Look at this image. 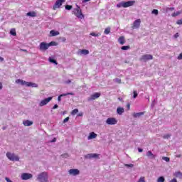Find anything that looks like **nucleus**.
<instances>
[{
    "instance_id": "9d476101",
    "label": "nucleus",
    "mask_w": 182,
    "mask_h": 182,
    "mask_svg": "<svg viewBox=\"0 0 182 182\" xmlns=\"http://www.w3.org/2000/svg\"><path fill=\"white\" fill-rule=\"evenodd\" d=\"M69 173L72 176H77V174H79V170H77V169H70L69 171Z\"/></svg>"
},
{
    "instance_id": "de8ad7c7",
    "label": "nucleus",
    "mask_w": 182,
    "mask_h": 182,
    "mask_svg": "<svg viewBox=\"0 0 182 182\" xmlns=\"http://www.w3.org/2000/svg\"><path fill=\"white\" fill-rule=\"evenodd\" d=\"M128 167H133V164L127 165Z\"/></svg>"
},
{
    "instance_id": "6e6552de",
    "label": "nucleus",
    "mask_w": 182,
    "mask_h": 182,
    "mask_svg": "<svg viewBox=\"0 0 182 182\" xmlns=\"http://www.w3.org/2000/svg\"><path fill=\"white\" fill-rule=\"evenodd\" d=\"M22 180H29V178H32V174L31 173H23L21 175Z\"/></svg>"
},
{
    "instance_id": "f704fd0d",
    "label": "nucleus",
    "mask_w": 182,
    "mask_h": 182,
    "mask_svg": "<svg viewBox=\"0 0 182 182\" xmlns=\"http://www.w3.org/2000/svg\"><path fill=\"white\" fill-rule=\"evenodd\" d=\"M141 114H143V113H135L134 114V117H139V116H141Z\"/></svg>"
},
{
    "instance_id": "5701e85b",
    "label": "nucleus",
    "mask_w": 182,
    "mask_h": 182,
    "mask_svg": "<svg viewBox=\"0 0 182 182\" xmlns=\"http://www.w3.org/2000/svg\"><path fill=\"white\" fill-rule=\"evenodd\" d=\"M49 62H50L51 63H54L55 65H58V62L55 61V59L52 58H49L48 59Z\"/></svg>"
},
{
    "instance_id": "4468645a",
    "label": "nucleus",
    "mask_w": 182,
    "mask_h": 182,
    "mask_svg": "<svg viewBox=\"0 0 182 182\" xmlns=\"http://www.w3.org/2000/svg\"><path fill=\"white\" fill-rule=\"evenodd\" d=\"M141 21H140V19H137L134 22V28H139V26H140V23Z\"/></svg>"
},
{
    "instance_id": "ea45409f",
    "label": "nucleus",
    "mask_w": 182,
    "mask_h": 182,
    "mask_svg": "<svg viewBox=\"0 0 182 182\" xmlns=\"http://www.w3.org/2000/svg\"><path fill=\"white\" fill-rule=\"evenodd\" d=\"M137 97V92L134 91V99H136Z\"/></svg>"
},
{
    "instance_id": "f257e3e1",
    "label": "nucleus",
    "mask_w": 182,
    "mask_h": 182,
    "mask_svg": "<svg viewBox=\"0 0 182 182\" xmlns=\"http://www.w3.org/2000/svg\"><path fill=\"white\" fill-rule=\"evenodd\" d=\"M6 156L9 160H11L12 161H18L19 160V158L18 156H15L14 154H11L8 152L6 154Z\"/></svg>"
},
{
    "instance_id": "39448f33",
    "label": "nucleus",
    "mask_w": 182,
    "mask_h": 182,
    "mask_svg": "<svg viewBox=\"0 0 182 182\" xmlns=\"http://www.w3.org/2000/svg\"><path fill=\"white\" fill-rule=\"evenodd\" d=\"M50 100H52V97L43 100L40 102L39 106H46V105H48V103H49Z\"/></svg>"
},
{
    "instance_id": "7c9ffc66",
    "label": "nucleus",
    "mask_w": 182,
    "mask_h": 182,
    "mask_svg": "<svg viewBox=\"0 0 182 182\" xmlns=\"http://www.w3.org/2000/svg\"><path fill=\"white\" fill-rule=\"evenodd\" d=\"M105 33L106 35H109V33H110V28H107L105 30Z\"/></svg>"
},
{
    "instance_id": "0eeeda50",
    "label": "nucleus",
    "mask_w": 182,
    "mask_h": 182,
    "mask_svg": "<svg viewBox=\"0 0 182 182\" xmlns=\"http://www.w3.org/2000/svg\"><path fill=\"white\" fill-rule=\"evenodd\" d=\"M136 4L135 1H129L127 2H124V8H129V6H133Z\"/></svg>"
},
{
    "instance_id": "ddd939ff",
    "label": "nucleus",
    "mask_w": 182,
    "mask_h": 182,
    "mask_svg": "<svg viewBox=\"0 0 182 182\" xmlns=\"http://www.w3.org/2000/svg\"><path fill=\"white\" fill-rule=\"evenodd\" d=\"M97 137V134L95 132H91L88 136V140H92V139H96Z\"/></svg>"
},
{
    "instance_id": "473e14b6",
    "label": "nucleus",
    "mask_w": 182,
    "mask_h": 182,
    "mask_svg": "<svg viewBox=\"0 0 182 182\" xmlns=\"http://www.w3.org/2000/svg\"><path fill=\"white\" fill-rule=\"evenodd\" d=\"M65 9H67V11H70V9H72V6L66 5L65 6Z\"/></svg>"
},
{
    "instance_id": "79ce46f5",
    "label": "nucleus",
    "mask_w": 182,
    "mask_h": 182,
    "mask_svg": "<svg viewBox=\"0 0 182 182\" xmlns=\"http://www.w3.org/2000/svg\"><path fill=\"white\" fill-rule=\"evenodd\" d=\"M171 182H177V179L173 178V179H172V180L171 181Z\"/></svg>"
},
{
    "instance_id": "9b49d317",
    "label": "nucleus",
    "mask_w": 182,
    "mask_h": 182,
    "mask_svg": "<svg viewBox=\"0 0 182 182\" xmlns=\"http://www.w3.org/2000/svg\"><path fill=\"white\" fill-rule=\"evenodd\" d=\"M25 85H26V86H28V87L31 86V87H38V85L35 84L33 82H29L25 81Z\"/></svg>"
},
{
    "instance_id": "b1692460",
    "label": "nucleus",
    "mask_w": 182,
    "mask_h": 182,
    "mask_svg": "<svg viewBox=\"0 0 182 182\" xmlns=\"http://www.w3.org/2000/svg\"><path fill=\"white\" fill-rule=\"evenodd\" d=\"M16 83H18V84L20 83L21 85H25V81L18 79V80H16Z\"/></svg>"
},
{
    "instance_id": "aec40b11",
    "label": "nucleus",
    "mask_w": 182,
    "mask_h": 182,
    "mask_svg": "<svg viewBox=\"0 0 182 182\" xmlns=\"http://www.w3.org/2000/svg\"><path fill=\"white\" fill-rule=\"evenodd\" d=\"M10 33L13 36H16V31L15 30V28H11L10 31Z\"/></svg>"
},
{
    "instance_id": "864d4df0",
    "label": "nucleus",
    "mask_w": 182,
    "mask_h": 182,
    "mask_svg": "<svg viewBox=\"0 0 182 182\" xmlns=\"http://www.w3.org/2000/svg\"><path fill=\"white\" fill-rule=\"evenodd\" d=\"M90 0H84V2H89Z\"/></svg>"
},
{
    "instance_id": "a211bd4d",
    "label": "nucleus",
    "mask_w": 182,
    "mask_h": 182,
    "mask_svg": "<svg viewBox=\"0 0 182 182\" xmlns=\"http://www.w3.org/2000/svg\"><path fill=\"white\" fill-rule=\"evenodd\" d=\"M27 16L35 17L36 16V13H35V11H30L27 13Z\"/></svg>"
},
{
    "instance_id": "a18cd8bd",
    "label": "nucleus",
    "mask_w": 182,
    "mask_h": 182,
    "mask_svg": "<svg viewBox=\"0 0 182 182\" xmlns=\"http://www.w3.org/2000/svg\"><path fill=\"white\" fill-rule=\"evenodd\" d=\"M175 38H178V33L175 34Z\"/></svg>"
},
{
    "instance_id": "6ab92c4d",
    "label": "nucleus",
    "mask_w": 182,
    "mask_h": 182,
    "mask_svg": "<svg viewBox=\"0 0 182 182\" xmlns=\"http://www.w3.org/2000/svg\"><path fill=\"white\" fill-rule=\"evenodd\" d=\"M124 112V109L122 107H119L117 109V112L118 113V114H122Z\"/></svg>"
},
{
    "instance_id": "c9c22d12",
    "label": "nucleus",
    "mask_w": 182,
    "mask_h": 182,
    "mask_svg": "<svg viewBox=\"0 0 182 182\" xmlns=\"http://www.w3.org/2000/svg\"><path fill=\"white\" fill-rule=\"evenodd\" d=\"M180 11H177L176 13H173V14H172V16H178V15H180Z\"/></svg>"
},
{
    "instance_id": "a878e982",
    "label": "nucleus",
    "mask_w": 182,
    "mask_h": 182,
    "mask_svg": "<svg viewBox=\"0 0 182 182\" xmlns=\"http://www.w3.org/2000/svg\"><path fill=\"white\" fill-rule=\"evenodd\" d=\"M128 49H130V46H124L122 47V50H128Z\"/></svg>"
},
{
    "instance_id": "c85d7f7f",
    "label": "nucleus",
    "mask_w": 182,
    "mask_h": 182,
    "mask_svg": "<svg viewBox=\"0 0 182 182\" xmlns=\"http://www.w3.org/2000/svg\"><path fill=\"white\" fill-rule=\"evenodd\" d=\"M117 8H124V4L123 3H119L117 5Z\"/></svg>"
},
{
    "instance_id": "f3484780",
    "label": "nucleus",
    "mask_w": 182,
    "mask_h": 182,
    "mask_svg": "<svg viewBox=\"0 0 182 182\" xmlns=\"http://www.w3.org/2000/svg\"><path fill=\"white\" fill-rule=\"evenodd\" d=\"M118 41H119L120 45H124V43H126V40H124V36L119 37Z\"/></svg>"
},
{
    "instance_id": "c756f323",
    "label": "nucleus",
    "mask_w": 182,
    "mask_h": 182,
    "mask_svg": "<svg viewBox=\"0 0 182 182\" xmlns=\"http://www.w3.org/2000/svg\"><path fill=\"white\" fill-rule=\"evenodd\" d=\"M81 53H82V55H89V50H82L81 51Z\"/></svg>"
},
{
    "instance_id": "a19ab883",
    "label": "nucleus",
    "mask_w": 182,
    "mask_h": 182,
    "mask_svg": "<svg viewBox=\"0 0 182 182\" xmlns=\"http://www.w3.org/2000/svg\"><path fill=\"white\" fill-rule=\"evenodd\" d=\"M178 59L179 60L182 59V53L178 56Z\"/></svg>"
},
{
    "instance_id": "f8f14e48",
    "label": "nucleus",
    "mask_w": 182,
    "mask_h": 182,
    "mask_svg": "<svg viewBox=\"0 0 182 182\" xmlns=\"http://www.w3.org/2000/svg\"><path fill=\"white\" fill-rule=\"evenodd\" d=\"M59 31H56L55 30H52L50 31V36H58V35H59Z\"/></svg>"
},
{
    "instance_id": "e433bc0d",
    "label": "nucleus",
    "mask_w": 182,
    "mask_h": 182,
    "mask_svg": "<svg viewBox=\"0 0 182 182\" xmlns=\"http://www.w3.org/2000/svg\"><path fill=\"white\" fill-rule=\"evenodd\" d=\"M176 23H177L178 25H182V18H181V20H178L177 22H176Z\"/></svg>"
},
{
    "instance_id": "5fc2aeb1",
    "label": "nucleus",
    "mask_w": 182,
    "mask_h": 182,
    "mask_svg": "<svg viewBox=\"0 0 182 182\" xmlns=\"http://www.w3.org/2000/svg\"><path fill=\"white\" fill-rule=\"evenodd\" d=\"M23 51L26 52V50H23Z\"/></svg>"
},
{
    "instance_id": "bb28decb",
    "label": "nucleus",
    "mask_w": 182,
    "mask_h": 182,
    "mask_svg": "<svg viewBox=\"0 0 182 182\" xmlns=\"http://www.w3.org/2000/svg\"><path fill=\"white\" fill-rule=\"evenodd\" d=\"M147 156L148 157H152V159H154V155H153V153H151L150 151L147 152Z\"/></svg>"
},
{
    "instance_id": "58836bf2",
    "label": "nucleus",
    "mask_w": 182,
    "mask_h": 182,
    "mask_svg": "<svg viewBox=\"0 0 182 182\" xmlns=\"http://www.w3.org/2000/svg\"><path fill=\"white\" fill-rule=\"evenodd\" d=\"M97 154H90V157H97Z\"/></svg>"
},
{
    "instance_id": "8fccbe9b",
    "label": "nucleus",
    "mask_w": 182,
    "mask_h": 182,
    "mask_svg": "<svg viewBox=\"0 0 182 182\" xmlns=\"http://www.w3.org/2000/svg\"><path fill=\"white\" fill-rule=\"evenodd\" d=\"M127 107H128V109H130V104L127 105Z\"/></svg>"
},
{
    "instance_id": "3c124183",
    "label": "nucleus",
    "mask_w": 182,
    "mask_h": 182,
    "mask_svg": "<svg viewBox=\"0 0 182 182\" xmlns=\"http://www.w3.org/2000/svg\"><path fill=\"white\" fill-rule=\"evenodd\" d=\"M0 89H2V84L0 82Z\"/></svg>"
},
{
    "instance_id": "4c0bfd02",
    "label": "nucleus",
    "mask_w": 182,
    "mask_h": 182,
    "mask_svg": "<svg viewBox=\"0 0 182 182\" xmlns=\"http://www.w3.org/2000/svg\"><path fill=\"white\" fill-rule=\"evenodd\" d=\"M68 122H69V117H66V118L63 120V123H68Z\"/></svg>"
},
{
    "instance_id": "412c9836",
    "label": "nucleus",
    "mask_w": 182,
    "mask_h": 182,
    "mask_svg": "<svg viewBox=\"0 0 182 182\" xmlns=\"http://www.w3.org/2000/svg\"><path fill=\"white\" fill-rule=\"evenodd\" d=\"M48 46H58V43L55 41H51L48 43Z\"/></svg>"
},
{
    "instance_id": "09e8293b",
    "label": "nucleus",
    "mask_w": 182,
    "mask_h": 182,
    "mask_svg": "<svg viewBox=\"0 0 182 182\" xmlns=\"http://www.w3.org/2000/svg\"><path fill=\"white\" fill-rule=\"evenodd\" d=\"M0 60L2 62V60H4V58L0 57Z\"/></svg>"
},
{
    "instance_id": "dca6fc26",
    "label": "nucleus",
    "mask_w": 182,
    "mask_h": 182,
    "mask_svg": "<svg viewBox=\"0 0 182 182\" xmlns=\"http://www.w3.org/2000/svg\"><path fill=\"white\" fill-rule=\"evenodd\" d=\"M23 124H24V126H32V124H33V122H32V121L26 120L23 121Z\"/></svg>"
},
{
    "instance_id": "603ef678",
    "label": "nucleus",
    "mask_w": 182,
    "mask_h": 182,
    "mask_svg": "<svg viewBox=\"0 0 182 182\" xmlns=\"http://www.w3.org/2000/svg\"><path fill=\"white\" fill-rule=\"evenodd\" d=\"M78 116H83V113L79 114Z\"/></svg>"
},
{
    "instance_id": "f03ea898",
    "label": "nucleus",
    "mask_w": 182,
    "mask_h": 182,
    "mask_svg": "<svg viewBox=\"0 0 182 182\" xmlns=\"http://www.w3.org/2000/svg\"><path fill=\"white\" fill-rule=\"evenodd\" d=\"M38 178L40 182H45L48 180V174L43 173L38 176Z\"/></svg>"
},
{
    "instance_id": "72a5a7b5",
    "label": "nucleus",
    "mask_w": 182,
    "mask_h": 182,
    "mask_svg": "<svg viewBox=\"0 0 182 182\" xmlns=\"http://www.w3.org/2000/svg\"><path fill=\"white\" fill-rule=\"evenodd\" d=\"M162 159H163V160H164L166 162L170 161V158H168V157L164 156Z\"/></svg>"
},
{
    "instance_id": "1a4fd4ad",
    "label": "nucleus",
    "mask_w": 182,
    "mask_h": 182,
    "mask_svg": "<svg viewBox=\"0 0 182 182\" xmlns=\"http://www.w3.org/2000/svg\"><path fill=\"white\" fill-rule=\"evenodd\" d=\"M153 59V55H145L142 56V60H151Z\"/></svg>"
},
{
    "instance_id": "37998d69",
    "label": "nucleus",
    "mask_w": 182,
    "mask_h": 182,
    "mask_svg": "<svg viewBox=\"0 0 182 182\" xmlns=\"http://www.w3.org/2000/svg\"><path fill=\"white\" fill-rule=\"evenodd\" d=\"M91 36H97V35H96L95 33H91Z\"/></svg>"
},
{
    "instance_id": "cd10ccee",
    "label": "nucleus",
    "mask_w": 182,
    "mask_h": 182,
    "mask_svg": "<svg viewBox=\"0 0 182 182\" xmlns=\"http://www.w3.org/2000/svg\"><path fill=\"white\" fill-rule=\"evenodd\" d=\"M164 181H165V179H164V177L163 176H160L157 180V182H164Z\"/></svg>"
},
{
    "instance_id": "2f4dec72",
    "label": "nucleus",
    "mask_w": 182,
    "mask_h": 182,
    "mask_svg": "<svg viewBox=\"0 0 182 182\" xmlns=\"http://www.w3.org/2000/svg\"><path fill=\"white\" fill-rule=\"evenodd\" d=\"M152 14H154V15H159V10L157 9H154L152 11Z\"/></svg>"
},
{
    "instance_id": "423d86ee",
    "label": "nucleus",
    "mask_w": 182,
    "mask_h": 182,
    "mask_svg": "<svg viewBox=\"0 0 182 182\" xmlns=\"http://www.w3.org/2000/svg\"><path fill=\"white\" fill-rule=\"evenodd\" d=\"M48 48H49V43L43 42L40 44V50H46Z\"/></svg>"
},
{
    "instance_id": "7ed1b4c3",
    "label": "nucleus",
    "mask_w": 182,
    "mask_h": 182,
    "mask_svg": "<svg viewBox=\"0 0 182 182\" xmlns=\"http://www.w3.org/2000/svg\"><path fill=\"white\" fill-rule=\"evenodd\" d=\"M66 0H57L55 1V5L53 6V9H58V8H60L62 6V4L63 2H65Z\"/></svg>"
},
{
    "instance_id": "4be33fe9",
    "label": "nucleus",
    "mask_w": 182,
    "mask_h": 182,
    "mask_svg": "<svg viewBox=\"0 0 182 182\" xmlns=\"http://www.w3.org/2000/svg\"><path fill=\"white\" fill-rule=\"evenodd\" d=\"M68 95H73V93H67V94L60 95L58 97V102H60L62 96H68Z\"/></svg>"
},
{
    "instance_id": "393cba45",
    "label": "nucleus",
    "mask_w": 182,
    "mask_h": 182,
    "mask_svg": "<svg viewBox=\"0 0 182 182\" xmlns=\"http://www.w3.org/2000/svg\"><path fill=\"white\" fill-rule=\"evenodd\" d=\"M77 113H79V109H75L74 110L72 111L71 114L73 116H75V114H77Z\"/></svg>"
},
{
    "instance_id": "c03bdc74",
    "label": "nucleus",
    "mask_w": 182,
    "mask_h": 182,
    "mask_svg": "<svg viewBox=\"0 0 182 182\" xmlns=\"http://www.w3.org/2000/svg\"><path fill=\"white\" fill-rule=\"evenodd\" d=\"M138 151H139V153H141V151H143V149H138Z\"/></svg>"
},
{
    "instance_id": "49530a36",
    "label": "nucleus",
    "mask_w": 182,
    "mask_h": 182,
    "mask_svg": "<svg viewBox=\"0 0 182 182\" xmlns=\"http://www.w3.org/2000/svg\"><path fill=\"white\" fill-rule=\"evenodd\" d=\"M53 109H58V105H54Z\"/></svg>"
},
{
    "instance_id": "2eb2a0df",
    "label": "nucleus",
    "mask_w": 182,
    "mask_h": 182,
    "mask_svg": "<svg viewBox=\"0 0 182 182\" xmlns=\"http://www.w3.org/2000/svg\"><path fill=\"white\" fill-rule=\"evenodd\" d=\"M98 97H100V92H96L91 96L92 100H95V99H97Z\"/></svg>"
},
{
    "instance_id": "20e7f679",
    "label": "nucleus",
    "mask_w": 182,
    "mask_h": 182,
    "mask_svg": "<svg viewBox=\"0 0 182 182\" xmlns=\"http://www.w3.org/2000/svg\"><path fill=\"white\" fill-rule=\"evenodd\" d=\"M107 124H117V119L116 118H108L106 121Z\"/></svg>"
}]
</instances>
